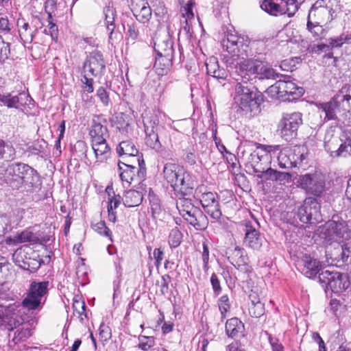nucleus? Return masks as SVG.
Here are the masks:
<instances>
[{"instance_id": "1", "label": "nucleus", "mask_w": 351, "mask_h": 351, "mask_svg": "<svg viewBox=\"0 0 351 351\" xmlns=\"http://www.w3.org/2000/svg\"><path fill=\"white\" fill-rule=\"evenodd\" d=\"M236 81L233 93V106L237 112L252 117L260 111L261 93L253 85L243 80Z\"/></svg>"}, {"instance_id": "2", "label": "nucleus", "mask_w": 351, "mask_h": 351, "mask_svg": "<svg viewBox=\"0 0 351 351\" xmlns=\"http://www.w3.org/2000/svg\"><path fill=\"white\" fill-rule=\"evenodd\" d=\"M236 73L239 80L247 83L256 80H263L276 79L278 74L266 62L259 58H243L235 65Z\"/></svg>"}, {"instance_id": "3", "label": "nucleus", "mask_w": 351, "mask_h": 351, "mask_svg": "<svg viewBox=\"0 0 351 351\" xmlns=\"http://www.w3.org/2000/svg\"><path fill=\"white\" fill-rule=\"evenodd\" d=\"M38 180L37 171L27 164L14 162L9 165L3 176V181L12 189L32 187Z\"/></svg>"}, {"instance_id": "4", "label": "nucleus", "mask_w": 351, "mask_h": 351, "mask_svg": "<svg viewBox=\"0 0 351 351\" xmlns=\"http://www.w3.org/2000/svg\"><path fill=\"white\" fill-rule=\"evenodd\" d=\"M165 179L178 195H190L193 193L195 180L183 167L176 163H167L163 169Z\"/></svg>"}, {"instance_id": "5", "label": "nucleus", "mask_w": 351, "mask_h": 351, "mask_svg": "<svg viewBox=\"0 0 351 351\" xmlns=\"http://www.w3.org/2000/svg\"><path fill=\"white\" fill-rule=\"evenodd\" d=\"M186 195H180L176 202V207L182 217L197 230H205L208 224L206 215L195 206Z\"/></svg>"}, {"instance_id": "6", "label": "nucleus", "mask_w": 351, "mask_h": 351, "mask_svg": "<svg viewBox=\"0 0 351 351\" xmlns=\"http://www.w3.org/2000/svg\"><path fill=\"white\" fill-rule=\"evenodd\" d=\"M342 88L329 101L319 103L317 108L325 113L324 121L337 119V113L345 114L351 110V95Z\"/></svg>"}, {"instance_id": "7", "label": "nucleus", "mask_w": 351, "mask_h": 351, "mask_svg": "<svg viewBox=\"0 0 351 351\" xmlns=\"http://www.w3.org/2000/svg\"><path fill=\"white\" fill-rule=\"evenodd\" d=\"M256 149L252 152L247 160V167H250L254 173H258L267 166L272 156L280 150V145H266L260 143H254Z\"/></svg>"}, {"instance_id": "8", "label": "nucleus", "mask_w": 351, "mask_h": 351, "mask_svg": "<svg viewBox=\"0 0 351 351\" xmlns=\"http://www.w3.org/2000/svg\"><path fill=\"white\" fill-rule=\"evenodd\" d=\"M249 44L250 40L247 36L230 32L221 42L223 49L231 54L232 57H237L240 61L247 56Z\"/></svg>"}, {"instance_id": "9", "label": "nucleus", "mask_w": 351, "mask_h": 351, "mask_svg": "<svg viewBox=\"0 0 351 351\" xmlns=\"http://www.w3.org/2000/svg\"><path fill=\"white\" fill-rule=\"evenodd\" d=\"M138 167L135 165L128 164L119 160L118 167L119 176L122 182L130 184L132 182L141 183L146 176L145 163L143 158H136Z\"/></svg>"}, {"instance_id": "10", "label": "nucleus", "mask_w": 351, "mask_h": 351, "mask_svg": "<svg viewBox=\"0 0 351 351\" xmlns=\"http://www.w3.org/2000/svg\"><path fill=\"white\" fill-rule=\"evenodd\" d=\"M12 259L16 265L29 273L36 272L43 263L39 255L27 247L17 249Z\"/></svg>"}, {"instance_id": "11", "label": "nucleus", "mask_w": 351, "mask_h": 351, "mask_svg": "<svg viewBox=\"0 0 351 351\" xmlns=\"http://www.w3.org/2000/svg\"><path fill=\"white\" fill-rule=\"evenodd\" d=\"M298 182L307 195L319 197L325 193L326 180L324 176L320 173L302 175L299 177Z\"/></svg>"}, {"instance_id": "12", "label": "nucleus", "mask_w": 351, "mask_h": 351, "mask_svg": "<svg viewBox=\"0 0 351 351\" xmlns=\"http://www.w3.org/2000/svg\"><path fill=\"white\" fill-rule=\"evenodd\" d=\"M302 114L300 112L283 113L278 123V131L287 141H291L298 134V130L302 125Z\"/></svg>"}, {"instance_id": "13", "label": "nucleus", "mask_w": 351, "mask_h": 351, "mask_svg": "<svg viewBox=\"0 0 351 351\" xmlns=\"http://www.w3.org/2000/svg\"><path fill=\"white\" fill-rule=\"evenodd\" d=\"M319 282L332 292L339 293L345 291L350 285L347 274L326 270L318 276Z\"/></svg>"}, {"instance_id": "14", "label": "nucleus", "mask_w": 351, "mask_h": 351, "mask_svg": "<svg viewBox=\"0 0 351 351\" xmlns=\"http://www.w3.org/2000/svg\"><path fill=\"white\" fill-rule=\"evenodd\" d=\"M324 234L328 241H345L351 237L347 222L339 217H333L326 223Z\"/></svg>"}, {"instance_id": "15", "label": "nucleus", "mask_w": 351, "mask_h": 351, "mask_svg": "<svg viewBox=\"0 0 351 351\" xmlns=\"http://www.w3.org/2000/svg\"><path fill=\"white\" fill-rule=\"evenodd\" d=\"M350 254V247L345 241H332L326 250L328 265L340 266L348 261Z\"/></svg>"}, {"instance_id": "16", "label": "nucleus", "mask_w": 351, "mask_h": 351, "mask_svg": "<svg viewBox=\"0 0 351 351\" xmlns=\"http://www.w3.org/2000/svg\"><path fill=\"white\" fill-rule=\"evenodd\" d=\"M106 69L103 54L99 51L89 53L82 66V73H90L92 77H101Z\"/></svg>"}, {"instance_id": "17", "label": "nucleus", "mask_w": 351, "mask_h": 351, "mask_svg": "<svg viewBox=\"0 0 351 351\" xmlns=\"http://www.w3.org/2000/svg\"><path fill=\"white\" fill-rule=\"evenodd\" d=\"M319 205L315 198L308 197L306 199L304 204L300 206L295 213V222L299 221L307 223L308 222L313 223L311 221L313 219L315 221H319Z\"/></svg>"}, {"instance_id": "18", "label": "nucleus", "mask_w": 351, "mask_h": 351, "mask_svg": "<svg viewBox=\"0 0 351 351\" xmlns=\"http://www.w3.org/2000/svg\"><path fill=\"white\" fill-rule=\"evenodd\" d=\"M290 77H285L283 80L277 81L271 86L278 97L291 96V99H295L303 95L304 90L302 87L297 86L294 82L289 80ZM291 99V98H289Z\"/></svg>"}, {"instance_id": "19", "label": "nucleus", "mask_w": 351, "mask_h": 351, "mask_svg": "<svg viewBox=\"0 0 351 351\" xmlns=\"http://www.w3.org/2000/svg\"><path fill=\"white\" fill-rule=\"evenodd\" d=\"M158 123L159 120L156 115H152L143 119L145 144L156 151H158L162 147L157 132Z\"/></svg>"}, {"instance_id": "20", "label": "nucleus", "mask_w": 351, "mask_h": 351, "mask_svg": "<svg viewBox=\"0 0 351 351\" xmlns=\"http://www.w3.org/2000/svg\"><path fill=\"white\" fill-rule=\"evenodd\" d=\"M298 269L305 276L309 278L319 275L322 265L319 261L308 254H303L297 262Z\"/></svg>"}, {"instance_id": "21", "label": "nucleus", "mask_w": 351, "mask_h": 351, "mask_svg": "<svg viewBox=\"0 0 351 351\" xmlns=\"http://www.w3.org/2000/svg\"><path fill=\"white\" fill-rule=\"evenodd\" d=\"M32 100L29 95L20 93L13 95L11 93L0 94V102L9 108L20 109Z\"/></svg>"}, {"instance_id": "22", "label": "nucleus", "mask_w": 351, "mask_h": 351, "mask_svg": "<svg viewBox=\"0 0 351 351\" xmlns=\"http://www.w3.org/2000/svg\"><path fill=\"white\" fill-rule=\"evenodd\" d=\"M337 138H334L327 143H325V149L330 154V156L332 158H346L351 156V141L342 142L335 149L338 143Z\"/></svg>"}, {"instance_id": "23", "label": "nucleus", "mask_w": 351, "mask_h": 351, "mask_svg": "<svg viewBox=\"0 0 351 351\" xmlns=\"http://www.w3.org/2000/svg\"><path fill=\"white\" fill-rule=\"evenodd\" d=\"M245 231V236L244 239V243L245 245L254 250H259L265 240L264 237H262L260 232L255 228L252 227L250 223H246Z\"/></svg>"}, {"instance_id": "24", "label": "nucleus", "mask_w": 351, "mask_h": 351, "mask_svg": "<svg viewBox=\"0 0 351 351\" xmlns=\"http://www.w3.org/2000/svg\"><path fill=\"white\" fill-rule=\"evenodd\" d=\"M104 24L109 34V40H112L117 38V34L115 32L116 24L115 18L117 11L115 8L109 3L104 8Z\"/></svg>"}, {"instance_id": "25", "label": "nucleus", "mask_w": 351, "mask_h": 351, "mask_svg": "<svg viewBox=\"0 0 351 351\" xmlns=\"http://www.w3.org/2000/svg\"><path fill=\"white\" fill-rule=\"evenodd\" d=\"M333 12L334 10L332 8L310 9L307 20L314 21L316 23L330 22L333 19Z\"/></svg>"}, {"instance_id": "26", "label": "nucleus", "mask_w": 351, "mask_h": 351, "mask_svg": "<svg viewBox=\"0 0 351 351\" xmlns=\"http://www.w3.org/2000/svg\"><path fill=\"white\" fill-rule=\"evenodd\" d=\"M92 148L97 162H104L110 157L111 149L107 143L106 139L92 141Z\"/></svg>"}, {"instance_id": "27", "label": "nucleus", "mask_w": 351, "mask_h": 351, "mask_svg": "<svg viewBox=\"0 0 351 351\" xmlns=\"http://www.w3.org/2000/svg\"><path fill=\"white\" fill-rule=\"evenodd\" d=\"M285 6L284 0H263L260 5L263 11L274 16L283 15Z\"/></svg>"}, {"instance_id": "28", "label": "nucleus", "mask_w": 351, "mask_h": 351, "mask_svg": "<svg viewBox=\"0 0 351 351\" xmlns=\"http://www.w3.org/2000/svg\"><path fill=\"white\" fill-rule=\"evenodd\" d=\"M117 152L119 156H125L123 158L128 162V158L137 157L138 149L131 140L123 141L119 143L117 147Z\"/></svg>"}, {"instance_id": "29", "label": "nucleus", "mask_w": 351, "mask_h": 351, "mask_svg": "<svg viewBox=\"0 0 351 351\" xmlns=\"http://www.w3.org/2000/svg\"><path fill=\"white\" fill-rule=\"evenodd\" d=\"M245 250L239 247H235L234 249H229L228 259L230 263L235 267L239 268L242 265L247 264V258L244 255Z\"/></svg>"}, {"instance_id": "30", "label": "nucleus", "mask_w": 351, "mask_h": 351, "mask_svg": "<svg viewBox=\"0 0 351 351\" xmlns=\"http://www.w3.org/2000/svg\"><path fill=\"white\" fill-rule=\"evenodd\" d=\"M173 57H165L163 56H156L154 67L158 75H166L172 66V60Z\"/></svg>"}, {"instance_id": "31", "label": "nucleus", "mask_w": 351, "mask_h": 351, "mask_svg": "<svg viewBox=\"0 0 351 351\" xmlns=\"http://www.w3.org/2000/svg\"><path fill=\"white\" fill-rule=\"evenodd\" d=\"M143 196L141 192L136 190H129L123 197L125 206L130 208L139 206L143 202Z\"/></svg>"}, {"instance_id": "32", "label": "nucleus", "mask_w": 351, "mask_h": 351, "mask_svg": "<svg viewBox=\"0 0 351 351\" xmlns=\"http://www.w3.org/2000/svg\"><path fill=\"white\" fill-rule=\"evenodd\" d=\"M244 324L237 317L229 319L226 323V333L231 338L237 337L239 333L242 332Z\"/></svg>"}, {"instance_id": "33", "label": "nucleus", "mask_w": 351, "mask_h": 351, "mask_svg": "<svg viewBox=\"0 0 351 351\" xmlns=\"http://www.w3.org/2000/svg\"><path fill=\"white\" fill-rule=\"evenodd\" d=\"M156 56H163L165 57H173V42L171 39H167L156 45L154 48Z\"/></svg>"}, {"instance_id": "34", "label": "nucleus", "mask_w": 351, "mask_h": 351, "mask_svg": "<svg viewBox=\"0 0 351 351\" xmlns=\"http://www.w3.org/2000/svg\"><path fill=\"white\" fill-rule=\"evenodd\" d=\"M19 36L25 43H32L34 36V32L32 31L29 23L24 19H19L17 21Z\"/></svg>"}, {"instance_id": "35", "label": "nucleus", "mask_w": 351, "mask_h": 351, "mask_svg": "<svg viewBox=\"0 0 351 351\" xmlns=\"http://www.w3.org/2000/svg\"><path fill=\"white\" fill-rule=\"evenodd\" d=\"M90 136L92 141H103L108 136V131L106 126L93 121L90 130Z\"/></svg>"}, {"instance_id": "36", "label": "nucleus", "mask_w": 351, "mask_h": 351, "mask_svg": "<svg viewBox=\"0 0 351 351\" xmlns=\"http://www.w3.org/2000/svg\"><path fill=\"white\" fill-rule=\"evenodd\" d=\"M48 281H43V282H32L30 284V286L28 289V292L36 296L42 302L43 297L48 292Z\"/></svg>"}, {"instance_id": "37", "label": "nucleus", "mask_w": 351, "mask_h": 351, "mask_svg": "<svg viewBox=\"0 0 351 351\" xmlns=\"http://www.w3.org/2000/svg\"><path fill=\"white\" fill-rule=\"evenodd\" d=\"M1 156L0 158L5 161H12L15 158L16 150L10 143L0 140Z\"/></svg>"}, {"instance_id": "38", "label": "nucleus", "mask_w": 351, "mask_h": 351, "mask_svg": "<svg viewBox=\"0 0 351 351\" xmlns=\"http://www.w3.org/2000/svg\"><path fill=\"white\" fill-rule=\"evenodd\" d=\"M43 302L38 298L27 291V296L23 300L22 306L29 311L40 310Z\"/></svg>"}, {"instance_id": "39", "label": "nucleus", "mask_w": 351, "mask_h": 351, "mask_svg": "<svg viewBox=\"0 0 351 351\" xmlns=\"http://www.w3.org/2000/svg\"><path fill=\"white\" fill-rule=\"evenodd\" d=\"M253 295H250L251 305L249 307V313L252 317L258 318L265 314V304L261 302L259 298L252 299Z\"/></svg>"}, {"instance_id": "40", "label": "nucleus", "mask_w": 351, "mask_h": 351, "mask_svg": "<svg viewBox=\"0 0 351 351\" xmlns=\"http://www.w3.org/2000/svg\"><path fill=\"white\" fill-rule=\"evenodd\" d=\"M292 154L288 151H280L277 156L278 166L282 169H291L296 166L297 160H292Z\"/></svg>"}, {"instance_id": "41", "label": "nucleus", "mask_w": 351, "mask_h": 351, "mask_svg": "<svg viewBox=\"0 0 351 351\" xmlns=\"http://www.w3.org/2000/svg\"><path fill=\"white\" fill-rule=\"evenodd\" d=\"M306 28L315 40H321L326 36L327 32L320 23L307 20Z\"/></svg>"}, {"instance_id": "42", "label": "nucleus", "mask_w": 351, "mask_h": 351, "mask_svg": "<svg viewBox=\"0 0 351 351\" xmlns=\"http://www.w3.org/2000/svg\"><path fill=\"white\" fill-rule=\"evenodd\" d=\"M47 147V142L44 139L34 141L31 145L28 146L27 151L33 154L43 157L45 154V148Z\"/></svg>"}, {"instance_id": "43", "label": "nucleus", "mask_w": 351, "mask_h": 351, "mask_svg": "<svg viewBox=\"0 0 351 351\" xmlns=\"http://www.w3.org/2000/svg\"><path fill=\"white\" fill-rule=\"evenodd\" d=\"M199 198L203 208L219 202L217 193L213 192H204Z\"/></svg>"}, {"instance_id": "44", "label": "nucleus", "mask_w": 351, "mask_h": 351, "mask_svg": "<svg viewBox=\"0 0 351 351\" xmlns=\"http://www.w3.org/2000/svg\"><path fill=\"white\" fill-rule=\"evenodd\" d=\"M182 239V234L181 231L177 228H173L169 235V244L171 248L178 247Z\"/></svg>"}, {"instance_id": "45", "label": "nucleus", "mask_w": 351, "mask_h": 351, "mask_svg": "<svg viewBox=\"0 0 351 351\" xmlns=\"http://www.w3.org/2000/svg\"><path fill=\"white\" fill-rule=\"evenodd\" d=\"M138 348L143 351H147L155 345L154 337L152 336L140 335L138 337Z\"/></svg>"}, {"instance_id": "46", "label": "nucleus", "mask_w": 351, "mask_h": 351, "mask_svg": "<svg viewBox=\"0 0 351 351\" xmlns=\"http://www.w3.org/2000/svg\"><path fill=\"white\" fill-rule=\"evenodd\" d=\"M152 9L148 4L147 6H145L144 8L141 9V10H138L136 13L134 14V16L136 17V20L142 23H145L149 22L152 17Z\"/></svg>"}, {"instance_id": "47", "label": "nucleus", "mask_w": 351, "mask_h": 351, "mask_svg": "<svg viewBox=\"0 0 351 351\" xmlns=\"http://www.w3.org/2000/svg\"><path fill=\"white\" fill-rule=\"evenodd\" d=\"M218 306L221 315V319L223 320L226 318L227 313L230 309V303L227 295H223L219 299Z\"/></svg>"}, {"instance_id": "48", "label": "nucleus", "mask_w": 351, "mask_h": 351, "mask_svg": "<svg viewBox=\"0 0 351 351\" xmlns=\"http://www.w3.org/2000/svg\"><path fill=\"white\" fill-rule=\"evenodd\" d=\"M298 1V0H284L285 4L284 14H287L289 17L293 16L299 8Z\"/></svg>"}, {"instance_id": "49", "label": "nucleus", "mask_w": 351, "mask_h": 351, "mask_svg": "<svg viewBox=\"0 0 351 351\" xmlns=\"http://www.w3.org/2000/svg\"><path fill=\"white\" fill-rule=\"evenodd\" d=\"M86 304L84 301H82L81 300L76 299V298L73 299V311L79 315L80 319L82 323H83V322H84V318L82 316L84 315L86 318L87 317V314L86 313Z\"/></svg>"}, {"instance_id": "50", "label": "nucleus", "mask_w": 351, "mask_h": 351, "mask_svg": "<svg viewBox=\"0 0 351 351\" xmlns=\"http://www.w3.org/2000/svg\"><path fill=\"white\" fill-rule=\"evenodd\" d=\"M351 40V34H342L335 38H330L328 39L330 47L332 49L341 47L343 43Z\"/></svg>"}, {"instance_id": "51", "label": "nucleus", "mask_w": 351, "mask_h": 351, "mask_svg": "<svg viewBox=\"0 0 351 351\" xmlns=\"http://www.w3.org/2000/svg\"><path fill=\"white\" fill-rule=\"evenodd\" d=\"M93 230L98 234L109 238L112 241V232L106 226L104 221H100L93 225Z\"/></svg>"}, {"instance_id": "52", "label": "nucleus", "mask_w": 351, "mask_h": 351, "mask_svg": "<svg viewBox=\"0 0 351 351\" xmlns=\"http://www.w3.org/2000/svg\"><path fill=\"white\" fill-rule=\"evenodd\" d=\"M204 210L213 219H219L222 215L219 202L213 204V205L204 208Z\"/></svg>"}, {"instance_id": "53", "label": "nucleus", "mask_w": 351, "mask_h": 351, "mask_svg": "<svg viewBox=\"0 0 351 351\" xmlns=\"http://www.w3.org/2000/svg\"><path fill=\"white\" fill-rule=\"evenodd\" d=\"M37 238L35 234L28 230H25L19 234L15 237V241L17 243H26V242H35Z\"/></svg>"}, {"instance_id": "54", "label": "nucleus", "mask_w": 351, "mask_h": 351, "mask_svg": "<svg viewBox=\"0 0 351 351\" xmlns=\"http://www.w3.org/2000/svg\"><path fill=\"white\" fill-rule=\"evenodd\" d=\"M10 44L3 40L1 36H0V64L5 62L8 58L10 49Z\"/></svg>"}, {"instance_id": "55", "label": "nucleus", "mask_w": 351, "mask_h": 351, "mask_svg": "<svg viewBox=\"0 0 351 351\" xmlns=\"http://www.w3.org/2000/svg\"><path fill=\"white\" fill-rule=\"evenodd\" d=\"M265 334L267 337L272 351H285L283 345L279 342V340L277 337H274L267 331H265Z\"/></svg>"}, {"instance_id": "56", "label": "nucleus", "mask_w": 351, "mask_h": 351, "mask_svg": "<svg viewBox=\"0 0 351 351\" xmlns=\"http://www.w3.org/2000/svg\"><path fill=\"white\" fill-rule=\"evenodd\" d=\"M257 173V177L259 178L274 181L276 169L265 166L264 169L261 171H258Z\"/></svg>"}, {"instance_id": "57", "label": "nucleus", "mask_w": 351, "mask_h": 351, "mask_svg": "<svg viewBox=\"0 0 351 351\" xmlns=\"http://www.w3.org/2000/svg\"><path fill=\"white\" fill-rule=\"evenodd\" d=\"M291 174L288 172L276 170L274 181L279 182L280 184H285L291 181Z\"/></svg>"}, {"instance_id": "58", "label": "nucleus", "mask_w": 351, "mask_h": 351, "mask_svg": "<svg viewBox=\"0 0 351 351\" xmlns=\"http://www.w3.org/2000/svg\"><path fill=\"white\" fill-rule=\"evenodd\" d=\"M88 76H90V73H82V82L84 85V90L88 93H91L94 91V80L92 77H88Z\"/></svg>"}, {"instance_id": "59", "label": "nucleus", "mask_w": 351, "mask_h": 351, "mask_svg": "<svg viewBox=\"0 0 351 351\" xmlns=\"http://www.w3.org/2000/svg\"><path fill=\"white\" fill-rule=\"evenodd\" d=\"M97 96L99 97V100L104 106H108L109 105L110 101L109 93L105 88L102 86L99 87L97 90Z\"/></svg>"}, {"instance_id": "60", "label": "nucleus", "mask_w": 351, "mask_h": 351, "mask_svg": "<svg viewBox=\"0 0 351 351\" xmlns=\"http://www.w3.org/2000/svg\"><path fill=\"white\" fill-rule=\"evenodd\" d=\"M206 72L208 75L213 76L216 74L219 65L215 58H210L208 62H206Z\"/></svg>"}, {"instance_id": "61", "label": "nucleus", "mask_w": 351, "mask_h": 351, "mask_svg": "<svg viewBox=\"0 0 351 351\" xmlns=\"http://www.w3.org/2000/svg\"><path fill=\"white\" fill-rule=\"evenodd\" d=\"M191 23V20H188L187 19H184V21L181 20V28L180 32H184L187 38H191L193 34Z\"/></svg>"}, {"instance_id": "62", "label": "nucleus", "mask_w": 351, "mask_h": 351, "mask_svg": "<svg viewBox=\"0 0 351 351\" xmlns=\"http://www.w3.org/2000/svg\"><path fill=\"white\" fill-rule=\"evenodd\" d=\"M193 3L192 1H189L186 3V5L182 10V14L184 19H187L188 20L194 19V14L193 12Z\"/></svg>"}, {"instance_id": "63", "label": "nucleus", "mask_w": 351, "mask_h": 351, "mask_svg": "<svg viewBox=\"0 0 351 351\" xmlns=\"http://www.w3.org/2000/svg\"><path fill=\"white\" fill-rule=\"evenodd\" d=\"M138 34L139 32L135 23L128 25L126 35L128 36V38H130L132 40H136L138 37Z\"/></svg>"}, {"instance_id": "64", "label": "nucleus", "mask_w": 351, "mask_h": 351, "mask_svg": "<svg viewBox=\"0 0 351 351\" xmlns=\"http://www.w3.org/2000/svg\"><path fill=\"white\" fill-rule=\"evenodd\" d=\"M123 197L119 195H114L108 199V210H114L121 204Z\"/></svg>"}]
</instances>
